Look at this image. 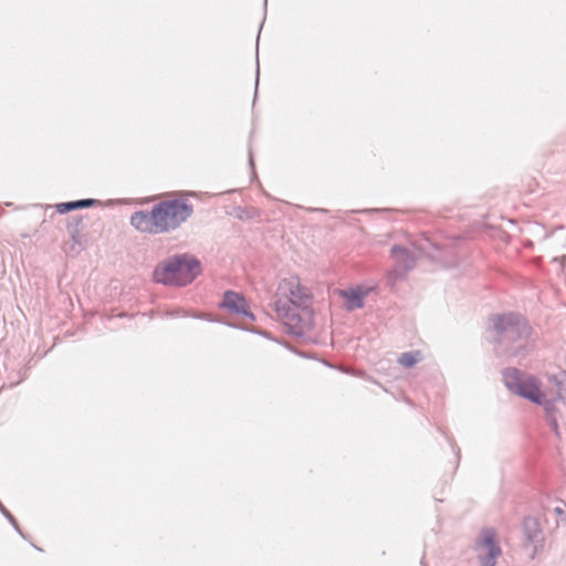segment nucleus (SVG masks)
<instances>
[{
	"instance_id": "obj_1",
	"label": "nucleus",
	"mask_w": 566,
	"mask_h": 566,
	"mask_svg": "<svg viewBox=\"0 0 566 566\" xmlns=\"http://www.w3.org/2000/svg\"><path fill=\"white\" fill-rule=\"evenodd\" d=\"M313 295L297 275L282 279L277 285L275 311L283 324L295 335L307 332L313 324Z\"/></svg>"
},
{
	"instance_id": "obj_2",
	"label": "nucleus",
	"mask_w": 566,
	"mask_h": 566,
	"mask_svg": "<svg viewBox=\"0 0 566 566\" xmlns=\"http://www.w3.org/2000/svg\"><path fill=\"white\" fill-rule=\"evenodd\" d=\"M192 213L191 205L180 199L165 200L150 211H137L130 217V224L145 233H164L178 228Z\"/></svg>"
},
{
	"instance_id": "obj_3",
	"label": "nucleus",
	"mask_w": 566,
	"mask_h": 566,
	"mask_svg": "<svg viewBox=\"0 0 566 566\" xmlns=\"http://www.w3.org/2000/svg\"><path fill=\"white\" fill-rule=\"evenodd\" d=\"M503 380L510 391L542 406L548 416L556 412V403L563 399L558 381H554V387L543 390L539 379L516 368L505 369Z\"/></svg>"
},
{
	"instance_id": "obj_4",
	"label": "nucleus",
	"mask_w": 566,
	"mask_h": 566,
	"mask_svg": "<svg viewBox=\"0 0 566 566\" xmlns=\"http://www.w3.org/2000/svg\"><path fill=\"white\" fill-rule=\"evenodd\" d=\"M200 263L190 255H177L161 264L154 271V279L158 283L169 285H186L200 273Z\"/></svg>"
},
{
	"instance_id": "obj_5",
	"label": "nucleus",
	"mask_w": 566,
	"mask_h": 566,
	"mask_svg": "<svg viewBox=\"0 0 566 566\" xmlns=\"http://www.w3.org/2000/svg\"><path fill=\"white\" fill-rule=\"evenodd\" d=\"M475 549L479 552L478 556L482 566H495L496 558L502 553L495 531L491 528L483 530Z\"/></svg>"
},
{
	"instance_id": "obj_6",
	"label": "nucleus",
	"mask_w": 566,
	"mask_h": 566,
	"mask_svg": "<svg viewBox=\"0 0 566 566\" xmlns=\"http://www.w3.org/2000/svg\"><path fill=\"white\" fill-rule=\"evenodd\" d=\"M494 331L497 335L507 333L510 338H515L522 329H526L521 325L520 318L513 315L495 316L492 318Z\"/></svg>"
},
{
	"instance_id": "obj_7",
	"label": "nucleus",
	"mask_w": 566,
	"mask_h": 566,
	"mask_svg": "<svg viewBox=\"0 0 566 566\" xmlns=\"http://www.w3.org/2000/svg\"><path fill=\"white\" fill-rule=\"evenodd\" d=\"M222 307L228 310L231 314L253 318L249 310V305L243 296L234 292H227L223 297Z\"/></svg>"
},
{
	"instance_id": "obj_8",
	"label": "nucleus",
	"mask_w": 566,
	"mask_h": 566,
	"mask_svg": "<svg viewBox=\"0 0 566 566\" xmlns=\"http://www.w3.org/2000/svg\"><path fill=\"white\" fill-rule=\"evenodd\" d=\"M344 301L345 306L347 310H355L363 307L364 304V297L366 296V292L361 289H353L348 291H342L340 292Z\"/></svg>"
},
{
	"instance_id": "obj_9",
	"label": "nucleus",
	"mask_w": 566,
	"mask_h": 566,
	"mask_svg": "<svg viewBox=\"0 0 566 566\" xmlns=\"http://www.w3.org/2000/svg\"><path fill=\"white\" fill-rule=\"evenodd\" d=\"M391 255L396 260L397 264L405 271L413 264L412 258L405 248L398 245L394 247L391 249Z\"/></svg>"
},
{
	"instance_id": "obj_10",
	"label": "nucleus",
	"mask_w": 566,
	"mask_h": 566,
	"mask_svg": "<svg viewBox=\"0 0 566 566\" xmlns=\"http://www.w3.org/2000/svg\"><path fill=\"white\" fill-rule=\"evenodd\" d=\"M96 202L97 201L94 199H84V200H77V201L62 202V203L56 205V210L60 213H66L71 210L92 207Z\"/></svg>"
},
{
	"instance_id": "obj_11",
	"label": "nucleus",
	"mask_w": 566,
	"mask_h": 566,
	"mask_svg": "<svg viewBox=\"0 0 566 566\" xmlns=\"http://www.w3.org/2000/svg\"><path fill=\"white\" fill-rule=\"evenodd\" d=\"M421 353L418 350L409 352L401 354L400 357L398 358V361L400 365L409 368L415 366L421 359Z\"/></svg>"
},
{
	"instance_id": "obj_12",
	"label": "nucleus",
	"mask_w": 566,
	"mask_h": 566,
	"mask_svg": "<svg viewBox=\"0 0 566 566\" xmlns=\"http://www.w3.org/2000/svg\"><path fill=\"white\" fill-rule=\"evenodd\" d=\"M388 277H389V280L391 281V283H395V281H396V279H397V277H396V275H395L394 273H389Z\"/></svg>"
}]
</instances>
